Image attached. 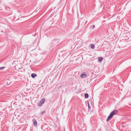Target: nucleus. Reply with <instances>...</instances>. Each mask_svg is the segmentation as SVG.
Masks as SVG:
<instances>
[{
    "label": "nucleus",
    "instance_id": "obj_5",
    "mask_svg": "<svg viewBox=\"0 0 131 131\" xmlns=\"http://www.w3.org/2000/svg\"><path fill=\"white\" fill-rule=\"evenodd\" d=\"M103 59V58L102 57H100L98 59V61L99 62H101L102 61Z\"/></svg>",
    "mask_w": 131,
    "mask_h": 131
},
{
    "label": "nucleus",
    "instance_id": "obj_3",
    "mask_svg": "<svg viewBox=\"0 0 131 131\" xmlns=\"http://www.w3.org/2000/svg\"><path fill=\"white\" fill-rule=\"evenodd\" d=\"M86 76V74L85 72H84L81 75L80 77L81 78H84Z\"/></svg>",
    "mask_w": 131,
    "mask_h": 131
},
{
    "label": "nucleus",
    "instance_id": "obj_7",
    "mask_svg": "<svg viewBox=\"0 0 131 131\" xmlns=\"http://www.w3.org/2000/svg\"><path fill=\"white\" fill-rule=\"evenodd\" d=\"M90 46L92 49H94L95 48V46L93 44H91L90 45Z\"/></svg>",
    "mask_w": 131,
    "mask_h": 131
},
{
    "label": "nucleus",
    "instance_id": "obj_1",
    "mask_svg": "<svg viewBox=\"0 0 131 131\" xmlns=\"http://www.w3.org/2000/svg\"><path fill=\"white\" fill-rule=\"evenodd\" d=\"M118 113V111L117 110H115L114 111L112 112L107 118L106 119L107 122H108L112 118L114 115Z\"/></svg>",
    "mask_w": 131,
    "mask_h": 131
},
{
    "label": "nucleus",
    "instance_id": "obj_11",
    "mask_svg": "<svg viewBox=\"0 0 131 131\" xmlns=\"http://www.w3.org/2000/svg\"><path fill=\"white\" fill-rule=\"evenodd\" d=\"M95 26H94V25H93V28H95Z\"/></svg>",
    "mask_w": 131,
    "mask_h": 131
},
{
    "label": "nucleus",
    "instance_id": "obj_2",
    "mask_svg": "<svg viewBox=\"0 0 131 131\" xmlns=\"http://www.w3.org/2000/svg\"><path fill=\"white\" fill-rule=\"evenodd\" d=\"M44 100L45 99H43L41 101H40L39 103L38 104V106H40L41 105L43 104L44 102Z\"/></svg>",
    "mask_w": 131,
    "mask_h": 131
},
{
    "label": "nucleus",
    "instance_id": "obj_9",
    "mask_svg": "<svg viewBox=\"0 0 131 131\" xmlns=\"http://www.w3.org/2000/svg\"><path fill=\"white\" fill-rule=\"evenodd\" d=\"M5 68V67H0V70H2V69H4Z\"/></svg>",
    "mask_w": 131,
    "mask_h": 131
},
{
    "label": "nucleus",
    "instance_id": "obj_10",
    "mask_svg": "<svg viewBox=\"0 0 131 131\" xmlns=\"http://www.w3.org/2000/svg\"><path fill=\"white\" fill-rule=\"evenodd\" d=\"M45 112V111H44L42 112L41 113V115H43V114Z\"/></svg>",
    "mask_w": 131,
    "mask_h": 131
},
{
    "label": "nucleus",
    "instance_id": "obj_8",
    "mask_svg": "<svg viewBox=\"0 0 131 131\" xmlns=\"http://www.w3.org/2000/svg\"><path fill=\"white\" fill-rule=\"evenodd\" d=\"M84 95L85 98H87L88 97L89 95L88 94L85 93Z\"/></svg>",
    "mask_w": 131,
    "mask_h": 131
},
{
    "label": "nucleus",
    "instance_id": "obj_12",
    "mask_svg": "<svg viewBox=\"0 0 131 131\" xmlns=\"http://www.w3.org/2000/svg\"><path fill=\"white\" fill-rule=\"evenodd\" d=\"M88 107H89V108H90V107L89 106V105L88 104Z\"/></svg>",
    "mask_w": 131,
    "mask_h": 131
},
{
    "label": "nucleus",
    "instance_id": "obj_6",
    "mask_svg": "<svg viewBox=\"0 0 131 131\" xmlns=\"http://www.w3.org/2000/svg\"><path fill=\"white\" fill-rule=\"evenodd\" d=\"M31 77L33 78H34L35 77L37 76V74L35 73H33L31 74Z\"/></svg>",
    "mask_w": 131,
    "mask_h": 131
},
{
    "label": "nucleus",
    "instance_id": "obj_4",
    "mask_svg": "<svg viewBox=\"0 0 131 131\" xmlns=\"http://www.w3.org/2000/svg\"><path fill=\"white\" fill-rule=\"evenodd\" d=\"M33 121H34V125L36 126H37V122L36 120L35 119H33Z\"/></svg>",
    "mask_w": 131,
    "mask_h": 131
}]
</instances>
